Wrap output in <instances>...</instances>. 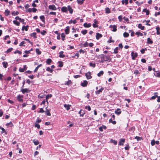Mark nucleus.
Masks as SVG:
<instances>
[{
  "mask_svg": "<svg viewBox=\"0 0 160 160\" xmlns=\"http://www.w3.org/2000/svg\"><path fill=\"white\" fill-rule=\"evenodd\" d=\"M101 63H103L105 61L110 62L111 60V58L110 56H107L105 55H102L101 57Z\"/></svg>",
  "mask_w": 160,
  "mask_h": 160,
  "instance_id": "1",
  "label": "nucleus"
},
{
  "mask_svg": "<svg viewBox=\"0 0 160 160\" xmlns=\"http://www.w3.org/2000/svg\"><path fill=\"white\" fill-rule=\"evenodd\" d=\"M23 97V96L22 95H18L17 97V100L19 101V102H23V99H22V98Z\"/></svg>",
  "mask_w": 160,
  "mask_h": 160,
  "instance_id": "2",
  "label": "nucleus"
},
{
  "mask_svg": "<svg viewBox=\"0 0 160 160\" xmlns=\"http://www.w3.org/2000/svg\"><path fill=\"white\" fill-rule=\"evenodd\" d=\"M96 89L97 90V91L96 92V94H99L100 92H102V91L104 90V88L103 87H101V88L99 90L98 89V87H96Z\"/></svg>",
  "mask_w": 160,
  "mask_h": 160,
  "instance_id": "3",
  "label": "nucleus"
},
{
  "mask_svg": "<svg viewBox=\"0 0 160 160\" xmlns=\"http://www.w3.org/2000/svg\"><path fill=\"white\" fill-rule=\"evenodd\" d=\"M85 76L88 79H90L92 78L91 76V72L89 71L85 73Z\"/></svg>",
  "mask_w": 160,
  "mask_h": 160,
  "instance_id": "4",
  "label": "nucleus"
},
{
  "mask_svg": "<svg viewBox=\"0 0 160 160\" xmlns=\"http://www.w3.org/2000/svg\"><path fill=\"white\" fill-rule=\"evenodd\" d=\"M132 58V60H134L135 58H136L138 56V54L137 53H134L133 52H131Z\"/></svg>",
  "mask_w": 160,
  "mask_h": 160,
  "instance_id": "5",
  "label": "nucleus"
},
{
  "mask_svg": "<svg viewBox=\"0 0 160 160\" xmlns=\"http://www.w3.org/2000/svg\"><path fill=\"white\" fill-rule=\"evenodd\" d=\"M21 91L22 92V93L24 94L25 93L29 92L30 90H29L28 88H23L21 89Z\"/></svg>",
  "mask_w": 160,
  "mask_h": 160,
  "instance_id": "6",
  "label": "nucleus"
},
{
  "mask_svg": "<svg viewBox=\"0 0 160 160\" xmlns=\"http://www.w3.org/2000/svg\"><path fill=\"white\" fill-rule=\"evenodd\" d=\"M110 28H112L113 29L112 30V31L113 32H116L117 30V26L115 25H111L110 26Z\"/></svg>",
  "mask_w": 160,
  "mask_h": 160,
  "instance_id": "7",
  "label": "nucleus"
},
{
  "mask_svg": "<svg viewBox=\"0 0 160 160\" xmlns=\"http://www.w3.org/2000/svg\"><path fill=\"white\" fill-rule=\"evenodd\" d=\"M125 142V139H121L120 140V141L118 142V145H123V143Z\"/></svg>",
  "mask_w": 160,
  "mask_h": 160,
  "instance_id": "8",
  "label": "nucleus"
},
{
  "mask_svg": "<svg viewBox=\"0 0 160 160\" xmlns=\"http://www.w3.org/2000/svg\"><path fill=\"white\" fill-rule=\"evenodd\" d=\"M88 82L86 80H84L81 83V85L83 87H86L88 85Z\"/></svg>",
  "mask_w": 160,
  "mask_h": 160,
  "instance_id": "9",
  "label": "nucleus"
},
{
  "mask_svg": "<svg viewBox=\"0 0 160 160\" xmlns=\"http://www.w3.org/2000/svg\"><path fill=\"white\" fill-rule=\"evenodd\" d=\"M102 34L98 32H97L96 34V38L97 40H98L100 38H102Z\"/></svg>",
  "mask_w": 160,
  "mask_h": 160,
  "instance_id": "10",
  "label": "nucleus"
},
{
  "mask_svg": "<svg viewBox=\"0 0 160 160\" xmlns=\"http://www.w3.org/2000/svg\"><path fill=\"white\" fill-rule=\"evenodd\" d=\"M49 9L53 10H57V8L54 5H50L49 6Z\"/></svg>",
  "mask_w": 160,
  "mask_h": 160,
  "instance_id": "11",
  "label": "nucleus"
},
{
  "mask_svg": "<svg viewBox=\"0 0 160 160\" xmlns=\"http://www.w3.org/2000/svg\"><path fill=\"white\" fill-rule=\"evenodd\" d=\"M68 10L70 14H72L73 13V10L70 6H68Z\"/></svg>",
  "mask_w": 160,
  "mask_h": 160,
  "instance_id": "12",
  "label": "nucleus"
},
{
  "mask_svg": "<svg viewBox=\"0 0 160 160\" xmlns=\"http://www.w3.org/2000/svg\"><path fill=\"white\" fill-rule=\"evenodd\" d=\"M79 114H80V117H83L85 114V113L84 112V111L82 109H81L80 111L79 112Z\"/></svg>",
  "mask_w": 160,
  "mask_h": 160,
  "instance_id": "13",
  "label": "nucleus"
},
{
  "mask_svg": "<svg viewBox=\"0 0 160 160\" xmlns=\"http://www.w3.org/2000/svg\"><path fill=\"white\" fill-rule=\"evenodd\" d=\"M61 11L63 12H67L68 11V8L66 7H63L61 8Z\"/></svg>",
  "mask_w": 160,
  "mask_h": 160,
  "instance_id": "14",
  "label": "nucleus"
},
{
  "mask_svg": "<svg viewBox=\"0 0 160 160\" xmlns=\"http://www.w3.org/2000/svg\"><path fill=\"white\" fill-rule=\"evenodd\" d=\"M121 110L119 108H118L115 111V113L118 115H120L121 113Z\"/></svg>",
  "mask_w": 160,
  "mask_h": 160,
  "instance_id": "15",
  "label": "nucleus"
},
{
  "mask_svg": "<svg viewBox=\"0 0 160 160\" xmlns=\"http://www.w3.org/2000/svg\"><path fill=\"white\" fill-rule=\"evenodd\" d=\"M83 26L85 28H89L91 26V24L90 23H87L85 22L84 23Z\"/></svg>",
  "mask_w": 160,
  "mask_h": 160,
  "instance_id": "16",
  "label": "nucleus"
},
{
  "mask_svg": "<svg viewBox=\"0 0 160 160\" xmlns=\"http://www.w3.org/2000/svg\"><path fill=\"white\" fill-rule=\"evenodd\" d=\"M71 105L68 104L67 105L66 104H65L64 105V107L66 108V109L67 110H69L70 109Z\"/></svg>",
  "mask_w": 160,
  "mask_h": 160,
  "instance_id": "17",
  "label": "nucleus"
},
{
  "mask_svg": "<svg viewBox=\"0 0 160 160\" xmlns=\"http://www.w3.org/2000/svg\"><path fill=\"white\" fill-rule=\"evenodd\" d=\"M158 92H156L154 93V95L152 96L151 98V99L152 100H154L156 98H157L158 97Z\"/></svg>",
  "mask_w": 160,
  "mask_h": 160,
  "instance_id": "18",
  "label": "nucleus"
},
{
  "mask_svg": "<svg viewBox=\"0 0 160 160\" xmlns=\"http://www.w3.org/2000/svg\"><path fill=\"white\" fill-rule=\"evenodd\" d=\"M65 32L66 34H68L69 32V27L67 26L65 30Z\"/></svg>",
  "mask_w": 160,
  "mask_h": 160,
  "instance_id": "19",
  "label": "nucleus"
},
{
  "mask_svg": "<svg viewBox=\"0 0 160 160\" xmlns=\"http://www.w3.org/2000/svg\"><path fill=\"white\" fill-rule=\"evenodd\" d=\"M156 29L157 30V34L158 35H159L160 34V27L159 26H157L156 28Z\"/></svg>",
  "mask_w": 160,
  "mask_h": 160,
  "instance_id": "20",
  "label": "nucleus"
},
{
  "mask_svg": "<svg viewBox=\"0 0 160 160\" xmlns=\"http://www.w3.org/2000/svg\"><path fill=\"white\" fill-rule=\"evenodd\" d=\"M64 52L63 51H61L59 53V57L61 58H64L65 57V55L63 54Z\"/></svg>",
  "mask_w": 160,
  "mask_h": 160,
  "instance_id": "21",
  "label": "nucleus"
},
{
  "mask_svg": "<svg viewBox=\"0 0 160 160\" xmlns=\"http://www.w3.org/2000/svg\"><path fill=\"white\" fill-rule=\"evenodd\" d=\"M52 97V94H48L47 95H46V99L47 100V103H48V99Z\"/></svg>",
  "mask_w": 160,
  "mask_h": 160,
  "instance_id": "22",
  "label": "nucleus"
},
{
  "mask_svg": "<svg viewBox=\"0 0 160 160\" xmlns=\"http://www.w3.org/2000/svg\"><path fill=\"white\" fill-rule=\"evenodd\" d=\"M106 128L107 127L106 126L104 125H103L102 126L100 127L99 128V130L100 131L102 132L103 131V129L104 130H105L106 129Z\"/></svg>",
  "mask_w": 160,
  "mask_h": 160,
  "instance_id": "23",
  "label": "nucleus"
},
{
  "mask_svg": "<svg viewBox=\"0 0 160 160\" xmlns=\"http://www.w3.org/2000/svg\"><path fill=\"white\" fill-rule=\"evenodd\" d=\"M2 64L3 65V67L5 68H6L8 66V62H2Z\"/></svg>",
  "mask_w": 160,
  "mask_h": 160,
  "instance_id": "24",
  "label": "nucleus"
},
{
  "mask_svg": "<svg viewBox=\"0 0 160 160\" xmlns=\"http://www.w3.org/2000/svg\"><path fill=\"white\" fill-rule=\"evenodd\" d=\"M28 27L29 26L28 25H27L26 26H23L22 28V31L25 30L26 31H27L28 30Z\"/></svg>",
  "mask_w": 160,
  "mask_h": 160,
  "instance_id": "25",
  "label": "nucleus"
},
{
  "mask_svg": "<svg viewBox=\"0 0 160 160\" xmlns=\"http://www.w3.org/2000/svg\"><path fill=\"white\" fill-rule=\"evenodd\" d=\"M40 18L43 22L44 23L45 22V18L44 16L42 15V16H40Z\"/></svg>",
  "mask_w": 160,
  "mask_h": 160,
  "instance_id": "26",
  "label": "nucleus"
},
{
  "mask_svg": "<svg viewBox=\"0 0 160 160\" xmlns=\"http://www.w3.org/2000/svg\"><path fill=\"white\" fill-rule=\"evenodd\" d=\"M138 28H139L141 29L142 30H143L144 29L145 27L144 26H142V24L141 23L138 24Z\"/></svg>",
  "mask_w": 160,
  "mask_h": 160,
  "instance_id": "27",
  "label": "nucleus"
},
{
  "mask_svg": "<svg viewBox=\"0 0 160 160\" xmlns=\"http://www.w3.org/2000/svg\"><path fill=\"white\" fill-rule=\"evenodd\" d=\"M147 43L148 44H151L153 43V41L152 40H151L150 38H148L147 39Z\"/></svg>",
  "mask_w": 160,
  "mask_h": 160,
  "instance_id": "28",
  "label": "nucleus"
},
{
  "mask_svg": "<svg viewBox=\"0 0 160 160\" xmlns=\"http://www.w3.org/2000/svg\"><path fill=\"white\" fill-rule=\"evenodd\" d=\"M58 63L59 64L58 65V67L60 68H61L63 66V62L61 61H59L58 62Z\"/></svg>",
  "mask_w": 160,
  "mask_h": 160,
  "instance_id": "29",
  "label": "nucleus"
},
{
  "mask_svg": "<svg viewBox=\"0 0 160 160\" xmlns=\"http://www.w3.org/2000/svg\"><path fill=\"white\" fill-rule=\"evenodd\" d=\"M52 62V60L50 58L48 59L47 61H46V63L48 64H50Z\"/></svg>",
  "mask_w": 160,
  "mask_h": 160,
  "instance_id": "30",
  "label": "nucleus"
},
{
  "mask_svg": "<svg viewBox=\"0 0 160 160\" xmlns=\"http://www.w3.org/2000/svg\"><path fill=\"white\" fill-rule=\"evenodd\" d=\"M134 73L136 75H137L138 76H139V74L140 73L138 71V70L136 69L134 71Z\"/></svg>",
  "mask_w": 160,
  "mask_h": 160,
  "instance_id": "31",
  "label": "nucleus"
},
{
  "mask_svg": "<svg viewBox=\"0 0 160 160\" xmlns=\"http://www.w3.org/2000/svg\"><path fill=\"white\" fill-rule=\"evenodd\" d=\"M13 23L15 25L19 26L20 25V23L17 20H14L13 21Z\"/></svg>",
  "mask_w": 160,
  "mask_h": 160,
  "instance_id": "32",
  "label": "nucleus"
},
{
  "mask_svg": "<svg viewBox=\"0 0 160 160\" xmlns=\"http://www.w3.org/2000/svg\"><path fill=\"white\" fill-rule=\"evenodd\" d=\"M46 114L48 116H50L51 115V114L49 110L48 109H46V111L45 112Z\"/></svg>",
  "mask_w": 160,
  "mask_h": 160,
  "instance_id": "33",
  "label": "nucleus"
},
{
  "mask_svg": "<svg viewBox=\"0 0 160 160\" xmlns=\"http://www.w3.org/2000/svg\"><path fill=\"white\" fill-rule=\"evenodd\" d=\"M65 35L64 33H62L61 34V37H62V39L63 41H64L65 39Z\"/></svg>",
  "mask_w": 160,
  "mask_h": 160,
  "instance_id": "34",
  "label": "nucleus"
},
{
  "mask_svg": "<svg viewBox=\"0 0 160 160\" xmlns=\"http://www.w3.org/2000/svg\"><path fill=\"white\" fill-rule=\"evenodd\" d=\"M142 11L143 12H146V14L147 15H148L149 13V11L147 10L146 8L143 9Z\"/></svg>",
  "mask_w": 160,
  "mask_h": 160,
  "instance_id": "35",
  "label": "nucleus"
},
{
  "mask_svg": "<svg viewBox=\"0 0 160 160\" xmlns=\"http://www.w3.org/2000/svg\"><path fill=\"white\" fill-rule=\"evenodd\" d=\"M105 12L106 13H110V10L108 8H106L105 9Z\"/></svg>",
  "mask_w": 160,
  "mask_h": 160,
  "instance_id": "36",
  "label": "nucleus"
},
{
  "mask_svg": "<svg viewBox=\"0 0 160 160\" xmlns=\"http://www.w3.org/2000/svg\"><path fill=\"white\" fill-rule=\"evenodd\" d=\"M42 66V64H40L34 70V72H37L38 70V68L41 67Z\"/></svg>",
  "mask_w": 160,
  "mask_h": 160,
  "instance_id": "37",
  "label": "nucleus"
},
{
  "mask_svg": "<svg viewBox=\"0 0 160 160\" xmlns=\"http://www.w3.org/2000/svg\"><path fill=\"white\" fill-rule=\"evenodd\" d=\"M0 129H1L2 131V133H5L6 134H7V132H6L5 130L3 128H2V127H0Z\"/></svg>",
  "mask_w": 160,
  "mask_h": 160,
  "instance_id": "38",
  "label": "nucleus"
},
{
  "mask_svg": "<svg viewBox=\"0 0 160 160\" xmlns=\"http://www.w3.org/2000/svg\"><path fill=\"white\" fill-rule=\"evenodd\" d=\"M30 36L31 37H33L34 38H37V37L36 36V32H34L31 33Z\"/></svg>",
  "mask_w": 160,
  "mask_h": 160,
  "instance_id": "39",
  "label": "nucleus"
},
{
  "mask_svg": "<svg viewBox=\"0 0 160 160\" xmlns=\"http://www.w3.org/2000/svg\"><path fill=\"white\" fill-rule=\"evenodd\" d=\"M112 37L111 36L109 37V40L108 41V43H110L111 42H114V41L113 40H112Z\"/></svg>",
  "mask_w": 160,
  "mask_h": 160,
  "instance_id": "40",
  "label": "nucleus"
},
{
  "mask_svg": "<svg viewBox=\"0 0 160 160\" xmlns=\"http://www.w3.org/2000/svg\"><path fill=\"white\" fill-rule=\"evenodd\" d=\"M72 83V82H71V80H68V81L66 83H65L64 85H69L70 84H71Z\"/></svg>",
  "mask_w": 160,
  "mask_h": 160,
  "instance_id": "41",
  "label": "nucleus"
},
{
  "mask_svg": "<svg viewBox=\"0 0 160 160\" xmlns=\"http://www.w3.org/2000/svg\"><path fill=\"white\" fill-rule=\"evenodd\" d=\"M46 71H48L51 73H52L53 72V70L52 69L50 68L49 67H48L46 69Z\"/></svg>",
  "mask_w": 160,
  "mask_h": 160,
  "instance_id": "42",
  "label": "nucleus"
},
{
  "mask_svg": "<svg viewBox=\"0 0 160 160\" xmlns=\"http://www.w3.org/2000/svg\"><path fill=\"white\" fill-rule=\"evenodd\" d=\"M135 33L138 36H142L143 35L142 33L139 31L136 32Z\"/></svg>",
  "mask_w": 160,
  "mask_h": 160,
  "instance_id": "43",
  "label": "nucleus"
},
{
  "mask_svg": "<svg viewBox=\"0 0 160 160\" xmlns=\"http://www.w3.org/2000/svg\"><path fill=\"white\" fill-rule=\"evenodd\" d=\"M36 52L37 54L40 55L41 53V52L40 51L38 48H37L36 49Z\"/></svg>",
  "mask_w": 160,
  "mask_h": 160,
  "instance_id": "44",
  "label": "nucleus"
},
{
  "mask_svg": "<svg viewBox=\"0 0 160 160\" xmlns=\"http://www.w3.org/2000/svg\"><path fill=\"white\" fill-rule=\"evenodd\" d=\"M19 12L18 11L15 12L13 11L12 12V15L15 16L18 15L19 14Z\"/></svg>",
  "mask_w": 160,
  "mask_h": 160,
  "instance_id": "45",
  "label": "nucleus"
},
{
  "mask_svg": "<svg viewBox=\"0 0 160 160\" xmlns=\"http://www.w3.org/2000/svg\"><path fill=\"white\" fill-rule=\"evenodd\" d=\"M94 23H93L92 24V26L94 28H98V25H97L96 23H97V21L94 20Z\"/></svg>",
  "mask_w": 160,
  "mask_h": 160,
  "instance_id": "46",
  "label": "nucleus"
},
{
  "mask_svg": "<svg viewBox=\"0 0 160 160\" xmlns=\"http://www.w3.org/2000/svg\"><path fill=\"white\" fill-rule=\"evenodd\" d=\"M33 142L34 143V145H38L39 143V142L37 140H33Z\"/></svg>",
  "mask_w": 160,
  "mask_h": 160,
  "instance_id": "47",
  "label": "nucleus"
},
{
  "mask_svg": "<svg viewBox=\"0 0 160 160\" xmlns=\"http://www.w3.org/2000/svg\"><path fill=\"white\" fill-rule=\"evenodd\" d=\"M111 142L112 143H113L115 145H116L117 144V141L114 140H113L111 139L110 140Z\"/></svg>",
  "mask_w": 160,
  "mask_h": 160,
  "instance_id": "48",
  "label": "nucleus"
},
{
  "mask_svg": "<svg viewBox=\"0 0 160 160\" xmlns=\"http://www.w3.org/2000/svg\"><path fill=\"white\" fill-rule=\"evenodd\" d=\"M10 13V11L9 10H6L5 11V13L6 16H8L9 14Z\"/></svg>",
  "mask_w": 160,
  "mask_h": 160,
  "instance_id": "49",
  "label": "nucleus"
},
{
  "mask_svg": "<svg viewBox=\"0 0 160 160\" xmlns=\"http://www.w3.org/2000/svg\"><path fill=\"white\" fill-rule=\"evenodd\" d=\"M104 73V72L102 71H100L97 74L98 77H100L101 75H102Z\"/></svg>",
  "mask_w": 160,
  "mask_h": 160,
  "instance_id": "50",
  "label": "nucleus"
},
{
  "mask_svg": "<svg viewBox=\"0 0 160 160\" xmlns=\"http://www.w3.org/2000/svg\"><path fill=\"white\" fill-rule=\"evenodd\" d=\"M118 52V47H116L115 49H114V51L113 52V53L114 54H117Z\"/></svg>",
  "mask_w": 160,
  "mask_h": 160,
  "instance_id": "51",
  "label": "nucleus"
},
{
  "mask_svg": "<svg viewBox=\"0 0 160 160\" xmlns=\"http://www.w3.org/2000/svg\"><path fill=\"white\" fill-rule=\"evenodd\" d=\"M13 50V48H11L8 49L7 51L6 52H5L7 53H9L11 51H12Z\"/></svg>",
  "mask_w": 160,
  "mask_h": 160,
  "instance_id": "52",
  "label": "nucleus"
},
{
  "mask_svg": "<svg viewBox=\"0 0 160 160\" xmlns=\"http://www.w3.org/2000/svg\"><path fill=\"white\" fill-rule=\"evenodd\" d=\"M123 36L124 37H128L129 36V34L126 32L124 33L123 34Z\"/></svg>",
  "mask_w": 160,
  "mask_h": 160,
  "instance_id": "53",
  "label": "nucleus"
},
{
  "mask_svg": "<svg viewBox=\"0 0 160 160\" xmlns=\"http://www.w3.org/2000/svg\"><path fill=\"white\" fill-rule=\"evenodd\" d=\"M6 126H8L9 125H10V126L11 127H12L13 126V124L11 122H10L9 123H8L6 124Z\"/></svg>",
  "mask_w": 160,
  "mask_h": 160,
  "instance_id": "54",
  "label": "nucleus"
},
{
  "mask_svg": "<svg viewBox=\"0 0 160 160\" xmlns=\"http://www.w3.org/2000/svg\"><path fill=\"white\" fill-rule=\"evenodd\" d=\"M85 109H88V111H90L91 110V108L90 106H86L85 107Z\"/></svg>",
  "mask_w": 160,
  "mask_h": 160,
  "instance_id": "55",
  "label": "nucleus"
},
{
  "mask_svg": "<svg viewBox=\"0 0 160 160\" xmlns=\"http://www.w3.org/2000/svg\"><path fill=\"white\" fill-rule=\"evenodd\" d=\"M89 65L90 67H92L93 68H95L96 66V64L95 63H92V62H90Z\"/></svg>",
  "mask_w": 160,
  "mask_h": 160,
  "instance_id": "56",
  "label": "nucleus"
},
{
  "mask_svg": "<svg viewBox=\"0 0 160 160\" xmlns=\"http://www.w3.org/2000/svg\"><path fill=\"white\" fill-rule=\"evenodd\" d=\"M155 75L157 77L160 78V72H156V73L155 74Z\"/></svg>",
  "mask_w": 160,
  "mask_h": 160,
  "instance_id": "57",
  "label": "nucleus"
},
{
  "mask_svg": "<svg viewBox=\"0 0 160 160\" xmlns=\"http://www.w3.org/2000/svg\"><path fill=\"white\" fill-rule=\"evenodd\" d=\"M135 139H136L138 141H139L141 140L142 138L136 136L135 137Z\"/></svg>",
  "mask_w": 160,
  "mask_h": 160,
  "instance_id": "58",
  "label": "nucleus"
},
{
  "mask_svg": "<svg viewBox=\"0 0 160 160\" xmlns=\"http://www.w3.org/2000/svg\"><path fill=\"white\" fill-rule=\"evenodd\" d=\"M84 0H77V1L78 2V3L81 4H82V3H83V2Z\"/></svg>",
  "mask_w": 160,
  "mask_h": 160,
  "instance_id": "59",
  "label": "nucleus"
},
{
  "mask_svg": "<svg viewBox=\"0 0 160 160\" xmlns=\"http://www.w3.org/2000/svg\"><path fill=\"white\" fill-rule=\"evenodd\" d=\"M87 31L86 30H84L81 31V33L83 35L86 34L87 33Z\"/></svg>",
  "mask_w": 160,
  "mask_h": 160,
  "instance_id": "60",
  "label": "nucleus"
},
{
  "mask_svg": "<svg viewBox=\"0 0 160 160\" xmlns=\"http://www.w3.org/2000/svg\"><path fill=\"white\" fill-rule=\"evenodd\" d=\"M47 33V32L45 30H43L41 32V34L42 35H45V34Z\"/></svg>",
  "mask_w": 160,
  "mask_h": 160,
  "instance_id": "61",
  "label": "nucleus"
},
{
  "mask_svg": "<svg viewBox=\"0 0 160 160\" xmlns=\"http://www.w3.org/2000/svg\"><path fill=\"white\" fill-rule=\"evenodd\" d=\"M17 53H18L20 54H22V52L21 51H19L18 50H17L14 52V53L16 54Z\"/></svg>",
  "mask_w": 160,
  "mask_h": 160,
  "instance_id": "62",
  "label": "nucleus"
},
{
  "mask_svg": "<svg viewBox=\"0 0 160 160\" xmlns=\"http://www.w3.org/2000/svg\"><path fill=\"white\" fill-rule=\"evenodd\" d=\"M88 43L87 42H85L83 45V46L84 47H88Z\"/></svg>",
  "mask_w": 160,
  "mask_h": 160,
  "instance_id": "63",
  "label": "nucleus"
},
{
  "mask_svg": "<svg viewBox=\"0 0 160 160\" xmlns=\"http://www.w3.org/2000/svg\"><path fill=\"white\" fill-rule=\"evenodd\" d=\"M155 143V141L154 140H152L151 142V144L152 146H154Z\"/></svg>",
  "mask_w": 160,
  "mask_h": 160,
  "instance_id": "64",
  "label": "nucleus"
}]
</instances>
